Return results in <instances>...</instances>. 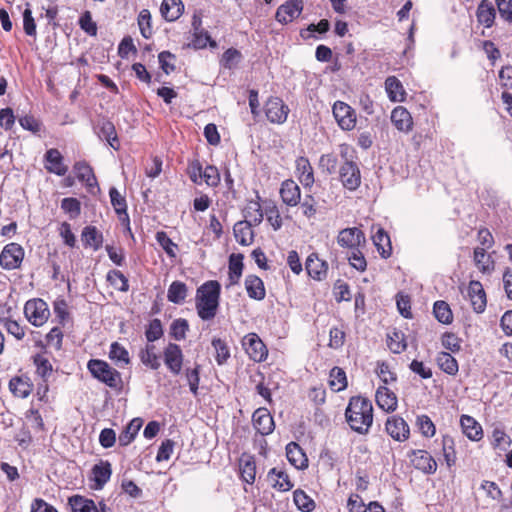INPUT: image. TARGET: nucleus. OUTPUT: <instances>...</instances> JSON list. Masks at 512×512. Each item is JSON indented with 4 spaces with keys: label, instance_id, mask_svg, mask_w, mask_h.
I'll return each instance as SVG.
<instances>
[{
    "label": "nucleus",
    "instance_id": "1",
    "mask_svg": "<svg viewBox=\"0 0 512 512\" xmlns=\"http://www.w3.org/2000/svg\"><path fill=\"white\" fill-rule=\"evenodd\" d=\"M372 402L361 395L352 396L345 410V420L351 430L366 435L372 427L374 414Z\"/></svg>",
    "mask_w": 512,
    "mask_h": 512
},
{
    "label": "nucleus",
    "instance_id": "2",
    "mask_svg": "<svg viewBox=\"0 0 512 512\" xmlns=\"http://www.w3.org/2000/svg\"><path fill=\"white\" fill-rule=\"evenodd\" d=\"M221 295V285L216 280L204 282L196 290L195 308L198 317L203 321H210L215 318Z\"/></svg>",
    "mask_w": 512,
    "mask_h": 512
},
{
    "label": "nucleus",
    "instance_id": "3",
    "mask_svg": "<svg viewBox=\"0 0 512 512\" xmlns=\"http://www.w3.org/2000/svg\"><path fill=\"white\" fill-rule=\"evenodd\" d=\"M87 370L94 379L110 389L116 392L123 390L124 382L121 373L107 361L102 359H90L87 362Z\"/></svg>",
    "mask_w": 512,
    "mask_h": 512
},
{
    "label": "nucleus",
    "instance_id": "4",
    "mask_svg": "<svg viewBox=\"0 0 512 512\" xmlns=\"http://www.w3.org/2000/svg\"><path fill=\"white\" fill-rule=\"evenodd\" d=\"M23 314L25 319L37 328L44 326L51 317L49 305L41 298L27 300L23 307Z\"/></svg>",
    "mask_w": 512,
    "mask_h": 512
},
{
    "label": "nucleus",
    "instance_id": "5",
    "mask_svg": "<svg viewBox=\"0 0 512 512\" xmlns=\"http://www.w3.org/2000/svg\"><path fill=\"white\" fill-rule=\"evenodd\" d=\"M25 251L23 247L15 242L6 244L0 253V266L4 270L19 269L24 260Z\"/></svg>",
    "mask_w": 512,
    "mask_h": 512
},
{
    "label": "nucleus",
    "instance_id": "6",
    "mask_svg": "<svg viewBox=\"0 0 512 512\" xmlns=\"http://www.w3.org/2000/svg\"><path fill=\"white\" fill-rule=\"evenodd\" d=\"M94 133L100 140L105 141L115 151L120 150L121 143L114 123L105 116L98 118L93 126Z\"/></svg>",
    "mask_w": 512,
    "mask_h": 512
},
{
    "label": "nucleus",
    "instance_id": "7",
    "mask_svg": "<svg viewBox=\"0 0 512 512\" xmlns=\"http://www.w3.org/2000/svg\"><path fill=\"white\" fill-rule=\"evenodd\" d=\"M333 116L338 126L344 131H351L356 127L357 114L354 108L343 101H336L332 107Z\"/></svg>",
    "mask_w": 512,
    "mask_h": 512
},
{
    "label": "nucleus",
    "instance_id": "8",
    "mask_svg": "<svg viewBox=\"0 0 512 512\" xmlns=\"http://www.w3.org/2000/svg\"><path fill=\"white\" fill-rule=\"evenodd\" d=\"M337 244L344 250L366 247L365 233L358 227L341 229L336 237Z\"/></svg>",
    "mask_w": 512,
    "mask_h": 512
},
{
    "label": "nucleus",
    "instance_id": "9",
    "mask_svg": "<svg viewBox=\"0 0 512 512\" xmlns=\"http://www.w3.org/2000/svg\"><path fill=\"white\" fill-rule=\"evenodd\" d=\"M407 457L412 467L426 475L434 474L437 471V462L427 450L412 449L408 452Z\"/></svg>",
    "mask_w": 512,
    "mask_h": 512
},
{
    "label": "nucleus",
    "instance_id": "10",
    "mask_svg": "<svg viewBox=\"0 0 512 512\" xmlns=\"http://www.w3.org/2000/svg\"><path fill=\"white\" fill-rule=\"evenodd\" d=\"M242 346L251 360L260 363L268 357V349L256 333H248L242 339Z\"/></svg>",
    "mask_w": 512,
    "mask_h": 512
},
{
    "label": "nucleus",
    "instance_id": "11",
    "mask_svg": "<svg viewBox=\"0 0 512 512\" xmlns=\"http://www.w3.org/2000/svg\"><path fill=\"white\" fill-rule=\"evenodd\" d=\"M361 171L356 162H343L339 168V181L349 191H356L361 185Z\"/></svg>",
    "mask_w": 512,
    "mask_h": 512
},
{
    "label": "nucleus",
    "instance_id": "12",
    "mask_svg": "<svg viewBox=\"0 0 512 512\" xmlns=\"http://www.w3.org/2000/svg\"><path fill=\"white\" fill-rule=\"evenodd\" d=\"M289 107L284 101L276 96L267 99L264 105V112L267 119L273 124H282L287 120Z\"/></svg>",
    "mask_w": 512,
    "mask_h": 512
},
{
    "label": "nucleus",
    "instance_id": "13",
    "mask_svg": "<svg viewBox=\"0 0 512 512\" xmlns=\"http://www.w3.org/2000/svg\"><path fill=\"white\" fill-rule=\"evenodd\" d=\"M386 433L397 442H405L410 438V427L399 415H392L385 422Z\"/></svg>",
    "mask_w": 512,
    "mask_h": 512
},
{
    "label": "nucleus",
    "instance_id": "14",
    "mask_svg": "<svg viewBox=\"0 0 512 512\" xmlns=\"http://www.w3.org/2000/svg\"><path fill=\"white\" fill-rule=\"evenodd\" d=\"M163 359L167 369L173 375H179L183 367L184 355L181 347L176 343H168L163 350Z\"/></svg>",
    "mask_w": 512,
    "mask_h": 512
},
{
    "label": "nucleus",
    "instance_id": "15",
    "mask_svg": "<svg viewBox=\"0 0 512 512\" xmlns=\"http://www.w3.org/2000/svg\"><path fill=\"white\" fill-rule=\"evenodd\" d=\"M304 8L303 0H287L277 8L275 19L286 25L298 18Z\"/></svg>",
    "mask_w": 512,
    "mask_h": 512
},
{
    "label": "nucleus",
    "instance_id": "16",
    "mask_svg": "<svg viewBox=\"0 0 512 512\" xmlns=\"http://www.w3.org/2000/svg\"><path fill=\"white\" fill-rule=\"evenodd\" d=\"M305 269L310 278L315 281H323L327 278L329 265L320 259L318 253H311L305 261Z\"/></svg>",
    "mask_w": 512,
    "mask_h": 512
},
{
    "label": "nucleus",
    "instance_id": "17",
    "mask_svg": "<svg viewBox=\"0 0 512 512\" xmlns=\"http://www.w3.org/2000/svg\"><path fill=\"white\" fill-rule=\"evenodd\" d=\"M8 388L14 397L25 399L33 392L34 384L27 374H21L11 377Z\"/></svg>",
    "mask_w": 512,
    "mask_h": 512
},
{
    "label": "nucleus",
    "instance_id": "18",
    "mask_svg": "<svg viewBox=\"0 0 512 512\" xmlns=\"http://www.w3.org/2000/svg\"><path fill=\"white\" fill-rule=\"evenodd\" d=\"M44 167L49 173L57 176H64L68 171V167L64 163V157L56 148H50L45 152Z\"/></svg>",
    "mask_w": 512,
    "mask_h": 512
},
{
    "label": "nucleus",
    "instance_id": "19",
    "mask_svg": "<svg viewBox=\"0 0 512 512\" xmlns=\"http://www.w3.org/2000/svg\"><path fill=\"white\" fill-rule=\"evenodd\" d=\"M377 406L386 413H393L398 408L396 394L385 385H380L375 392Z\"/></svg>",
    "mask_w": 512,
    "mask_h": 512
},
{
    "label": "nucleus",
    "instance_id": "20",
    "mask_svg": "<svg viewBox=\"0 0 512 512\" xmlns=\"http://www.w3.org/2000/svg\"><path fill=\"white\" fill-rule=\"evenodd\" d=\"M267 480L270 486L279 492H288L294 487L288 473L279 467H273L268 471Z\"/></svg>",
    "mask_w": 512,
    "mask_h": 512
},
{
    "label": "nucleus",
    "instance_id": "21",
    "mask_svg": "<svg viewBox=\"0 0 512 512\" xmlns=\"http://www.w3.org/2000/svg\"><path fill=\"white\" fill-rule=\"evenodd\" d=\"M253 426L261 435H269L275 428L273 417L264 407L256 409L252 415Z\"/></svg>",
    "mask_w": 512,
    "mask_h": 512
},
{
    "label": "nucleus",
    "instance_id": "22",
    "mask_svg": "<svg viewBox=\"0 0 512 512\" xmlns=\"http://www.w3.org/2000/svg\"><path fill=\"white\" fill-rule=\"evenodd\" d=\"M112 475V465L108 460H101L91 469L90 480L93 482L94 489H102L110 480Z\"/></svg>",
    "mask_w": 512,
    "mask_h": 512
},
{
    "label": "nucleus",
    "instance_id": "23",
    "mask_svg": "<svg viewBox=\"0 0 512 512\" xmlns=\"http://www.w3.org/2000/svg\"><path fill=\"white\" fill-rule=\"evenodd\" d=\"M279 194L282 202L287 206L295 207L300 203L301 190L292 179H286L281 183Z\"/></svg>",
    "mask_w": 512,
    "mask_h": 512
},
{
    "label": "nucleus",
    "instance_id": "24",
    "mask_svg": "<svg viewBox=\"0 0 512 512\" xmlns=\"http://www.w3.org/2000/svg\"><path fill=\"white\" fill-rule=\"evenodd\" d=\"M73 171L76 178L83 183L90 191L98 186L97 178L91 165L85 161H77L73 165Z\"/></svg>",
    "mask_w": 512,
    "mask_h": 512
},
{
    "label": "nucleus",
    "instance_id": "25",
    "mask_svg": "<svg viewBox=\"0 0 512 512\" xmlns=\"http://www.w3.org/2000/svg\"><path fill=\"white\" fill-rule=\"evenodd\" d=\"M295 172L304 188H311L315 182L313 167L307 157L300 156L295 161Z\"/></svg>",
    "mask_w": 512,
    "mask_h": 512
},
{
    "label": "nucleus",
    "instance_id": "26",
    "mask_svg": "<svg viewBox=\"0 0 512 512\" xmlns=\"http://www.w3.org/2000/svg\"><path fill=\"white\" fill-rule=\"evenodd\" d=\"M468 296L475 312L482 313L487 305L486 293L480 281L472 280L468 286Z\"/></svg>",
    "mask_w": 512,
    "mask_h": 512
},
{
    "label": "nucleus",
    "instance_id": "27",
    "mask_svg": "<svg viewBox=\"0 0 512 512\" xmlns=\"http://www.w3.org/2000/svg\"><path fill=\"white\" fill-rule=\"evenodd\" d=\"M391 122L400 132L408 133L413 128L412 116L410 112L403 106H397L392 110Z\"/></svg>",
    "mask_w": 512,
    "mask_h": 512
},
{
    "label": "nucleus",
    "instance_id": "28",
    "mask_svg": "<svg viewBox=\"0 0 512 512\" xmlns=\"http://www.w3.org/2000/svg\"><path fill=\"white\" fill-rule=\"evenodd\" d=\"M286 457L296 469L304 470L308 467V458L301 446L296 442H290L286 446Z\"/></svg>",
    "mask_w": 512,
    "mask_h": 512
},
{
    "label": "nucleus",
    "instance_id": "29",
    "mask_svg": "<svg viewBox=\"0 0 512 512\" xmlns=\"http://www.w3.org/2000/svg\"><path fill=\"white\" fill-rule=\"evenodd\" d=\"M460 425L463 434L471 441L478 442L483 438V429L481 424L472 416L462 415Z\"/></svg>",
    "mask_w": 512,
    "mask_h": 512
},
{
    "label": "nucleus",
    "instance_id": "30",
    "mask_svg": "<svg viewBox=\"0 0 512 512\" xmlns=\"http://www.w3.org/2000/svg\"><path fill=\"white\" fill-rule=\"evenodd\" d=\"M239 474L242 481L252 485L256 479V462L254 456L242 454L239 458Z\"/></svg>",
    "mask_w": 512,
    "mask_h": 512
},
{
    "label": "nucleus",
    "instance_id": "31",
    "mask_svg": "<svg viewBox=\"0 0 512 512\" xmlns=\"http://www.w3.org/2000/svg\"><path fill=\"white\" fill-rule=\"evenodd\" d=\"M81 241L85 248L98 251L103 245V234L96 226L88 225L81 232Z\"/></svg>",
    "mask_w": 512,
    "mask_h": 512
},
{
    "label": "nucleus",
    "instance_id": "32",
    "mask_svg": "<svg viewBox=\"0 0 512 512\" xmlns=\"http://www.w3.org/2000/svg\"><path fill=\"white\" fill-rule=\"evenodd\" d=\"M473 262L482 274H491L495 270V261L491 254L487 253V250H484V248H474Z\"/></svg>",
    "mask_w": 512,
    "mask_h": 512
},
{
    "label": "nucleus",
    "instance_id": "33",
    "mask_svg": "<svg viewBox=\"0 0 512 512\" xmlns=\"http://www.w3.org/2000/svg\"><path fill=\"white\" fill-rule=\"evenodd\" d=\"M31 359L35 367V375L38 376L40 380L48 382L54 371L53 365L48 357L45 353H36Z\"/></svg>",
    "mask_w": 512,
    "mask_h": 512
},
{
    "label": "nucleus",
    "instance_id": "34",
    "mask_svg": "<svg viewBox=\"0 0 512 512\" xmlns=\"http://www.w3.org/2000/svg\"><path fill=\"white\" fill-rule=\"evenodd\" d=\"M243 259L244 256L241 253H233L229 256L228 287L239 283L244 269Z\"/></svg>",
    "mask_w": 512,
    "mask_h": 512
},
{
    "label": "nucleus",
    "instance_id": "35",
    "mask_svg": "<svg viewBox=\"0 0 512 512\" xmlns=\"http://www.w3.org/2000/svg\"><path fill=\"white\" fill-rule=\"evenodd\" d=\"M245 289L250 298L261 301L266 296V290L263 280L253 274L247 275L245 278Z\"/></svg>",
    "mask_w": 512,
    "mask_h": 512
},
{
    "label": "nucleus",
    "instance_id": "36",
    "mask_svg": "<svg viewBox=\"0 0 512 512\" xmlns=\"http://www.w3.org/2000/svg\"><path fill=\"white\" fill-rule=\"evenodd\" d=\"M138 356L141 363L151 370H158L161 366L160 356L157 354L154 344L147 343L139 350Z\"/></svg>",
    "mask_w": 512,
    "mask_h": 512
},
{
    "label": "nucleus",
    "instance_id": "37",
    "mask_svg": "<svg viewBox=\"0 0 512 512\" xmlns=\"http://www.w3.org/2000/svg\"><path fill=\"white\" fill-rule=\"evenodd\" d=\"M476 17L479 24L486 28L492 27L496 17V11L492 2L482 0L477 7Z\"/></svg>",
    "mask_w": 512,
    "mask_h": 512
},
{
    "label": "nucleus",
    "instance_id": "38",
    "mask_svg": "<svg viewBox=\"0 0 512 512\" xmlns=\"http://www.w3.org/2000/svg\"><path fill=\"white\" fill-rule=\"evenodd\" d=\"M109 196L111 205L113 206L115 213L118 215V218L121 222H126L129 224V215L127 213V202L124 196L120 194V192L115 188L111 187L109 189Z\"/></svg>",
    "mask_w": 512,
    "mask_h": 512
},
{
    "label": "nucleus",
    "instance_id": "39",
    "mask_svg": "<svg viewBox=\"0 0 512 512\" xmlns=\"http://www.w3.org/2000/svg\"><path fill=\"white\" fill-rule=\"evenodd\" d=\"M184 11V4L181 0H163L160 12L162 17L169 22L176 21Z\"/></svg>",
    "mask_w": 512,
    "mask_h": 512
},
{
    "label": "nucleus",
    "instance_id": "40",
    "mask_svg": "<svg viewBox=\"0 0 512 512\" xmlns=\"http://www.w3.org/2000/svg\"><path fill=\"white\" fill-rule=\"evenodd\" d=\"M253 224L247 221H239L234 225L233 232L236 241L242 246H249L254 241Z\"/></svg>",
    "mask_w": 512,
    "mask_h": 512
},
{
    "label": "nucleus",
    "instance_id": "41",
    "mask_svg": "<svg viewBox=\"0 0 512 512\" xmlns=\"http://www.w3.org/2000/svg\"><path fill=\"white\" fill-rule=\"evenodd\" d=\"M385 90L392 102H403L406 98L405 89L396 76H389L385 80Z\"/></svg>",
    "mask_w": 512,
    "mask_h": 512
},
{
    "label": "nucleus",
    "instance_id": "42",
    "mask_svg": "<svg viewBox=\"0 0 512 512\" xmlns=\"http://www.w3.org/2000/svg\"><path fill=\"white\" fill-rule=\"evenodd\" d=\"M108 357L116 366L119 367H124L131 363L128 350L116 341L111 343Z\"/></svg>",
    "mask_w": 512,
    "mask_h": 512
},
{
    "label": "nucleus",
    "instance_id": "43",
    "mask_svg": "<svg viewBox=\"0 0 512 512\" xmlns=\"http://www.w3.org/2000/svg\"><path fill=\"white\" fill-rule=\"evenodd\" d=\"M68 505L72 512H99L95 502L82 495H73L69 497Z\"/></svg>",
    "mask_w": 512,
    "mask_h": 512
},
{
    "label": "nucleus",
    "instance_id": "44",
    "mask_svg": "<svg viewBox=\"0 0 512 512\" xmlns=\"http://www.w3.org/2000/svg\"><path fill=\"white\" fill-rule=\"evenodd\" d=\"M372 240L382 258L387 259L391 256L392 246L390 237L383 228H379L377 230L375 235L372 237Z\"/></svg>",
    "mask_w": 512,
    "mask_h": 512
},
{
    "label": "nucleus",
    "instance_id": "45",
    "mask_svg": "<svg viewBox=\"0 0 512 512\" xmlns=\"http://www.w3.org/2000/svg\"><path fill=\"white\" fill-rule=\"evenodd\" d=\"M243 216L248 223L254 226L259 225L264 217L260 202L258 200L249 201L243 210Z\"/></svg>",
    "mask_w": 512,
    "mask_h": 512
},
{
    "label": "nucleus",
    "instance_id": "46",
    "mask_svg": "<svg viewBox=\"0 0 512 512\" xmlns=\"http://www.w3.org/2000/svg\"><path fill=\"white\" fill-rule=\"evenodd\" d=\"M436 362L440 370L444 373L454 376L458 373L459 365L457 360L448 352H439Z\"/></svg>",
    "mask_w": 512,
    "mask_h": 512
},
{
    "label": "nucleus",
    "instance_id": "47",
    "mask_svg": "<svg viewBox=\"0 0 512 512\" xmlns=\"http://www.w3.org/2000/svg\"><path fill=\"white\" fill-rule=\"evenodd\" d=\"M188 294V287L182 281H173L167 291L168 301L174 304H181L185 301Z\"/></svg>",
    "mask_w": 512,
    "mask_h": 512
},
{
    "label": "nucleus",
    "instance_id": "48",
    "mask_svg": "<svg viewBox=\"0 0 512 512\" xmlns=\"http://www.w3.org/2000/svg\"><path fill=\"white\" fill-rule=\"evenodd\" d=\"M142 426V420L139 418L132 419L124 430L120 433L118 440L120 446L129 445L138 434Z\"/></svg>",
    "mask_w": 512,
    "mask_h": 512
},
{
    "label": "nucleus",
    "instance_id": "49",
    "mask_svg": "<svg viewBox=\"0 0 512 512\" xmlns=\"http://www.w3.org/2000/svg\"><path fill=\"white\" fill-rule=\"evenodd\" d=\"M346 372L340 367H333L329 373V386L335 392L343 391L347 388Z\"/></svg>",
    "mask_w": 512,
    "mask_h": 512
},
{
    "label": "nucleus",
    "instance_id": "50",
    "mask_svg": "<svg viewBox=\"0 0 512 512\" xmlns=\"http://www.w3.org/2000/svg\"><path fill=\"white\" fill-rule=\"evenodd\" d=\"M442 453L448 468H451L456 465L457 454L455 449V441L452 436H442Z\"/></svg>",
    "mask_w": 512,
    "mask_h": 512
},
{
    "label": "nucleus",
    "instance_id": "51",
    "mask_svg": "<svg viewBox=\"0 0 512 512\" xmlns=\"http://www.w3.org/2000/svg\"><path fill=\"white\" fill-rule=\"evenodd\" d=\"M191 45L195 49H204L208 45L211 48L217 47V42L212 39L211 35L204 28L193 30Z\"/></svg>",
    "mask_w": 512,
    "mask_h": 512
},
{
    "label": "nucleus",
    "instance_id": "52",
    "mask_svg": "<svg viewBox=\"0 0 512 512\" xmlns=\"http://www.w3.org/2000/svg\"><path fill=\"white\" fill-rule=\"evenodd\" d=\"M293 501L302 512H311L316 507L315 501L302 489L293 492Z\"/></svg>",
    "mask_w": 512,
    "mask_h": 512
},
{
    "label": "nucleus",
    "instance_id": "53",
    "mask_svg": "<svg viewBox=\"0 0 512 512\" xmlns=\"http://www.w3.org/2000/svg\"><path fill=\"white\" fill-rule=\"evenodd\" d=\"M106 279L113 288L120 292H127L129 290L128 279L120 270H110L107 273Z\"/></svg>",
    "mask_w": 512,
    "mask_h": 512
},
{
    "label": "nucleus",
    "instance_id": "54",
    "mask_svg": "<svg viewBox=\"0 0 512 512\" xmlns=\"http://www.w3.org/2000/svg\"><path fill=\"white\" fill-rule=\"evenodd\" d=\"M364 248L365 247H358L357 249L347 250V260L349 264L359 272H364L367 269V260L363 253Z\"/></svg>",
    "mask_w": 512,
    "mask_h": 512
},
{
    "label": "nucleus",
    "instance_id": "55",
    "mask_svg": "<svg viewBox=\"0 0 512 512\" xmlns=\"http://www.w3.org/2000/svg\"><path fill=\"white\" fill-rule=\"evenodd\" d=\"M433 313L436 319L443 324H450L453 321V314L447 302L438 300L433 305Z\"/></svg>",
    "mask_w": 512,
    "mask_h": 512
},
{
    "label": "nucleus",
    "instance_id": "56",
    "mask_svg": "<svg viewBox=\"0 0 512 512\" xmlns=\"http://www.w3.org/2000/svg\"><path fill=\"white\" fill-rule=\"evenodd\" d=\"M264 214L266 215V219L272 228L277 231L282 227L283 221L280 215V211L278 206L273 201H269L265 205Z\"/></svg>",
    "mask_w": 512,
    "mask_h": 512
},
{
    "label": "nucleus",
    "instance_id": "57",
    "mask_svg": "<svg viewBox=\"0 0 512 512\" xmlns=\"http://www.w3.org/2000/svg\"><path fill=\"white\" fill-rule=\"evenodd\" d=\"M512 443L510 436L500 427L492 431L491 445L494 449L506 450Z\"/></svg>",
    "mask_w": 512,
    "mask_h": 512
},
{
    "label": "nucleus",
    "instance_id": "58",
    "mask_svg": "<svg viewBox=\"0 0 512 512\" xmlns=\"http://www.w3.org/2000/svg\"><path fill=\"white\" fill-rule=\"evenodd\" d=\"M4 328L7 333L13 336L17 341H22L26 336L27 326L20 324L12 318H6Z\"/></svg>",
    "mask_w": 512,
    "mask_h": 512
},
{
    "label": "nucleus",
    "instance_id": "59",
    "mask_svg": "<svg viewBox=\"0 0 512 512\" xmlns=\"http://www.w3.org/2000/svg\"><path fill=\"white\" fill-rule=\"evenodd\" d=\"M158 244L170 258H176L178 245L172 241L165 231H158L155 236Z\"/></svg>",
    "mask_w": 512,
    "mask_h": 512
},
{
    "label": "nucleus",
    "instance_id": "60",
    "mask_svg": "<svg viewBox=\"0 0 512 512\" xmlns=\"http://www.w3.org/2000/svg\"><path fill=\"white\" fill-rule=\"evenodd\" d=\"M212 346L214 347L216 352L215 360L217 364H225L227 360L230 358V350L227 343L220 338H214L212 340Z\"/></svg>",
    "mask_w": 512,
    "mask_h": 512
},
{
    "label": "nucleus",
    "instance_id": "61",
    "mask_svg": "<svg viewBox=\"0 0 512 512\" xmlns=\"http://www.w3.org/2000/svg\"><path fill=\"white\" fill-rule=\"evenodd\" d=\"M188 330L189 323L184 318L175 319L170 325V335L177 341L184 340Z\"/></svg>",
    "mask_w": 512,
    "mask_h": 512
},
{
    "label": "nucleus",
    "instance_id": "62",
    "mask_svg": "<svg viewBox=\"0 0 512 512\" xmlns=\"http://www.w3.org/2000/svg\"><path fill=\"white\" fill-rule=\"evenodd\" d=\"M387 346L391 352L400 354L406 350L407 344L404 339V335L400 332H392L388 335Z\"/></svg>",
    "mask_w": 512,
    "mask_h": 512
},
{
    "label": "nucleus",
    "instance_id": "63",
    "mask_svg": "<svg viewBox=\"0 0 512 512\" xmlns=\"http://www.w3.org/2000/svg\"><path fill=\"white\" fill-rule=\"evenodd\" d=\"M61 209L69 215L70 219H76L81 214V203L77 198L67 197L62 199Z\"/></svg>",
    "mask_w": 512,
    "mask_h": 512
},
{
    "label": "nucleus",
    "instance_id": "64",
    "mask_svg": "<svg viewBox=\"0 0 512 512\" xmlns=\"http://www.w3.org/2000/svg\"><path fill=\"white\" fill-rule=\"evenodd\" d=\"M416 425L424 437L431 438L436 433V427L428 415L417 416Z\"/></svg>",
    "mask_w": 512,
    "mask_h": 512
}]
</instances>
